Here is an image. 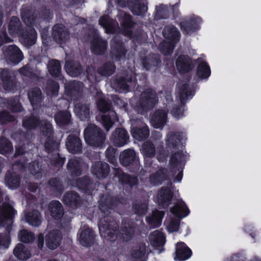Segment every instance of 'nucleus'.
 <instances>
[{
  "label": "nucleus",
  "instance_id": "69168bd1",
  "mask_svg": "<svg viewBox=\"0 0 261 261\" xmlns=\"http://www.w3.org/2000/svg\"><path fill=\"white\" fill-rule=\"evenodd\" d=\"M49 184L50 186L54 187L59 192L63 190L62 185L60 181L57 178H53L49 181Z\"/></svg>",
  "mask_w": 261,
  "mask_h": 261
},
{
  "label": "nucleus",
  "instance_id": "052dcab7",
  "mask_svg": "<svg viewBox=\"0 0 261 261\" xmlns=\"http://www.w3.org/2000/svg\"><path fill=\"white\" fill-rule=\"evenodd\" d=\"M15 120L14 117L9 112L4 111L0 113V123L3 124L8 122L13 121Z\"/></svg>",
  "mask_w": 261,
  "mask_h": 261
},
{
  "label": "nucleus",
  "instance_id": "a19ab883",
  "mask_svg": "<svg viewBox=\"0 0 261 261\" xmlns=\"http://www.w3.org/2000/svg\"><path fill=\"white\" fill-rule=\"evenodd\" d=\"M80 201V197L74 192L66 193L63 197V202L67 205L72 206L76 205Z\"/></svg>",
  "mask_w": 261,
  "mask_h": 261
},
{
  "label": "nucleus",
  "instance_id": "e433bc0d",
  "mask_svg": "<svg viewBox=\"0 0 261 261\" xmlns=\"http://www.w3.org/2000/svg\"><path fill=\"white\" fill-rule=\"evenodd\" d=\"M149 241L154 246H160L163 245L165 242V238L161 232L155 230L149 236Z\"/></svg>",
  "mask_w": 261,
  "mask_h": 261
},
{
  "label": "nucleus",
  "instance_id": "dca6fc26",
  "mask_svg": "<svg viewBox=\"0 0 261 261\" xmlns=\"http://www.w3.org/2000/svg\"><path fill=\"white\" fill-rule=\"evenodd\" d=\"M3 50L6 58L12 63L17 64L22 60V53L16 46H5Z\"/></svg>",
  "mask_w": 261,
  "mask_h": 261
},
{
  "label": "nucleus",
  "instance_id": "f8f14e48",
  "mask_svg": "<svg viewBox=\"0 0 261 261\" xmlns=\"http://www.w3.org/2000/svg\"><path fill=\"white\" fill-rule=\"evenodd\" d=\"M110 140L115 146L122 147L128 143L129 135L124 128H117L113 132Z\"/></svg>",
  "mask_w": 261,
  "mask_h": 261
},
{
  "label": "nucleus",
  "instance_id": "cd10ccee",
  "mask_svg": "<svg viewBox=\"0 0 261 261\" xmlns=\"http://www.w3.org/2000/svg\"><path fill=\"white\" fill-rule=\"evenodd\" d=\"M74 112L81 120H84L87 118L90 114L89 106L84 102H77L75 105Z\"/></svg>",
  "mask_w": 261,
  "mask_h": 261
},
{
  "label": "nucleus",
  "instance_id": "7c9ffc66",
  "mask_svg": "<svg viewBox=\"0 0 261 261\" xmlns=\"http://www.w3.org/2000/svg\"><path fill=\"white\" fill-rule=\"evenodd\" d=\"M15 256L19 260H25L30 258L31 253L27 248L22 244H18L13 250Z\"/></svg>",
  "mask_w": 261,
  "mask_h": 261
},
{
  "label": "nucleus",
  "instance_id": "6ab92c4d",
  "mask_svg": "<svg viewBox=\"0 0 261 261\" xmlns=\"http://www.w3.org/2000/svg\"><path fill=\"white\" fill-rule=\"evenodd\" d=\"M172 194L168 188H162L157 195L156 201L163 207H167L170 203Z\"/></svg>",
  "mask_w": 261,
  "mask_h": 261
},
{
  "label": "nucleus",
  "instance_id": "37998d69",
  "mask_svg": "<svg viewBox=\"0 0 261 261\" xmlns=\"http://www.w3.org/2000/svg\"><path fill=\"white\" fill-rule=\"evenodd\" d=\"M197 74L201 79L207 78L211 74L210 67L205 62H201L197 67Z\"/></svg>",
  "mask_w": 261,
  "mask_h": 261
},
{
  "label": "nucleus",
  "instance_id": "423d86ee",
  "mask_svg": "<svg viewBox=\"0 0 261 261\" xmlns=\"http://www.w3.org/2000/svg\"><path fill=\"white\" fill-rule=\"evenodd\" d=\"M158 101L155 92L151 89H147L141 93L139 99L136 103L135 109L139 113L143 114L152 109Z\"/></svg>",
  "mask_w": 261,
  "mask_h": 261
},
{
  "label": "nucleus",
  "instance_id": "3c124183",
  "mask_svg": "<svg viewBox=\"0 0 261 261\" xmlns=\"http://www.w3.org/2000/svg\"><path fill=\"white\" fill-rule=\"evenodd\" d=\"M6 183L8 187L11 189L17 188L19 185V178L14 173L7 174L6 176Z\"/></svg>",
  "mask_w": 261,
  "mask_h": 261
},
{
  "label": "nucleus",
  "instance_id": "a878e982",
  "mask_svg": "<svg viewBox=\"0 0 261 261\" xmlns=\"http://www.w3.org/2000/svg\"><path fill=\"white\" fill-rule=\"evenodd\" d=\"M99 23L105 29L107 33L115 32L116 29L118 27V23L110 19L107 15L101 17L99 20Z\"/></svg>",
  "mask_w": 261,
  "mask_h": 261
},
{
  "label": "nucleus",
  "instance_id": "2f4dec72",
  "mask_svg": "<svg viewBox=\"0 0 261 261\" xmlns=\"http://www.w3.org/2000/svg\"><path fill=\"white\" fill-rule=\"evenodd\" d=\"M65 68L67 73L71 76H77L83 71L81 65L75 61L66 62Z\"/></svg>",
  "mask_w": 261,
  "mask_h": 261
},
{
  "label": "nucleus",
  "instance_id": "bb28decb",
  "mask_svg": "<svg viewBox=\"0 0 261 261\" xmlns=\"http://www.w3.org/2000/svg\"><path fill=\"white\" fill-rule=\"evenodd\" d=\"M175 253V259L186 260L191 256L192 251L184 243L180 242L176 244Z\"/></svg>",
  "mask_w": 261,
  "mask_h": 261
},
{
  "label": "nucleus",
  "instance_id": "09e8293b",
  "mask_svg": "<svg viewBox=\"0 0 261 261\" xmlns=\"http://www.w3.org/2000/svg\"><path fill=\"white\" fill-rule=\"evenodd\" d=\"M13 148L12 143L6 138H0V153L7 154L13 151Z\"/></svg>",
  "mask_w": 261,
  "mask_h": 261
},
{
  "label": "nucleus",
  "instance_id": "0eeeda50",
  "mask_svg": "<svg viewBox=\"0 0 261 261\" xmlns=\"http://www.w3.org/2000/svg\"><path fill=\"white\" fill-rule=\"evenodd\" d=\"M171 212L177 217L171 219L167 224V229L169 232H173L178 230L179 226V218L187 216L190 211L185 203L180 200L171 208Z\"/></svg>",
  "mask_w": 261,
  "mask_h": 261
},
{
  "label": "nucleus",
  "instance_id": "f03ea898",
  "mask_svg": "<svg viewBox=\"0 0 261 261\" xmlns=\"http://www.w3.org/2000/svg\"><path fill=\"white\" fill-rule=\"evenodd\" d=\"M116 199L109 195L101 197L99 208L101 213L99 220V230L101 237L108 241H114L118 236V226L117 223L109 216L111 211L117 205Z\"/></svg>",
  "mask_w": 261,
  "mask_h": 261
},
{
  "label": "nucleus",
  "instance_id": "f3484780",
  "mask_svg": "<svg viewBox=\"0 0 261 261\" xmlns=\"http://www.w3.org/2000/svg\"><path fill=\"white\" fill-rule=\"evenodd\" d=\"M109 171V166L105 162L100 161L96 162L91 167L92 173L99 179L106 178L108 176Z\"/></svg>",
  "mask_w": 261,
  "mask_h": 261
},
{
  "label": "nucleus",
  "instance_id": "49530a36",
  "mask_svg": "<svg viewBox=\"0 0 261 261\" xmlns=\"http://www.w3.org/2000/svg\"><path fill=\"white\" fill-rule=\"evenodd\" d=\"M180 27L181 30L186 34L192 33L198 29V24L193 20L182 22Z\"/></svg>",
  "mask_w": 261,
  "mask_h": 261
},
{
  "label": "nucleus",
  "instance_id": "0e129e2a",
  "mask_svg": "<svg viewBox=\"0 0 261 261\" xmlns=\"http://www.w3.org/2000/svg\"><path fill=\"white\" fill-rule=\"evenodd\" d=\"M10 243V240L7 234H0V249L8 248Z\"/></svg>",
  "mask_w": 261,
  "mask_h": 261
},
{
  "label": "nucleus",
  "instance_id": "5fc2aeb1",
  "mask_svg": "<svg viewBox=\"0 0 261 261\" xmlns=\"http://www.w3.org/2000/svg\"><path fill=\"white\" fill-rule=\"evenodd\" d=\"M34 234L27 230L23 229L19 231L18 233L19 240L24 243H29L34 240Z\"/></svg>",
  "mask_w": 261,
  "mask_h": 261
},
{
  "label": "nucleus",
  "instance_id": "2eb2a0df",
  "mask_svg": "<svg viewBox=\"0 0 261 261\" xmlns=\"http://www.w3.org/2000/svg\"><path fill=\"white\" fill-rule=\"evenodd\" d=\"M52 36L56 42L62 43L69 39V34L63 24H57L53 27Z\"/></svg>",
  "mask_w": 261,
  "mask_h": 261
},
{
  "label": "nucleus",
  "instance_id": "412c9836",
  "mask_svg": "<svg viewBox=\"0 0 261 261\" xmlns=\"http://www.w3.org/2000/svg\"><path fill=\"white\" fill-rule=\"evenodd\" d=\"M61 240V233L57 230L50 231L45 237L46 246L50 249H55L59 246Z\"/></svg>",
  "mask_w": 261,
  "mask_h": 261
},
{
  "label": "nucleus",
  "instance_id": "4be33fe9",
  "mask_svg": "<svg viewBox=\"0 0 261 261\" xmlns=\"http://www.w3.org/2000/svg\"><path fill=\"white\" fill-rule=\"evenodd\" d=\"M94 240V233L90 228L84 227L81 229L79 241L82 245L89 246L93 243Z\"/></svg>",
  "mask_w": 261,
  "mask_h": 261
},
{
  "label": "nucleus",
  "instance_id": "603ef678",
  "mask_svg": "<svg viewBox=\"0 0 261 261\" xmlns=\"http://www.w3.org/2000/svg\"><path fill=\"white\" fill-rule=\"evenodd\" d=\"M76 186L79 189L85 190L86 192L89 193L93 185L89 178L79 179L76 182Z\"/></svg>",
  "mask_w": 261,
  "mask_h": 261
},
{
  "label": "nucleus",
  "instance_id": "9d476101",
  "mask_svg": "<svg viewBox=\"0 0 261 261\" xmlns=\"http://www.w3.org/2000/svg\"><path fill=\"white\" fill-rule=\"evenodd\" d=\"M166 101L168 108L166 110L159 109L152 115L151 122L155 128H159L162 127L166 122L168 109L172 106V100L171 98L170 94L167 95Z\"/></svg>",
  "mask_w": 261,
  "mask_h": 261
},
{
  "label": "nucleus",
  "instance_id": "f704fd0d",
  "mask_svg": "<svg viewBox=\"0 0 261 261\" xmlns=\"http://www.w3.org/2000/svg\"><path fill=\"white\" fill-rule=\"evenodd\" d=\"M28 97L32 106L34 107L38 105L42 100V93L38 88H32L28 92Z\"/></svg>",
  "mask_w": 261,
  "mask_h": 261
},
{
  "label": "nucleus",
  "instance_id": "774afa93",
  "mask_svg": "<svg viewBox=\"0 0 261 261\" xmlns=\"http://www.w3.org/2000/svg\"><path fill=\"white\" fill-rule=\"evenodd\" d=\"M123 15V21L122 22L123 25L126 27H130L132 25L131 16L129 14L124 13H121Z\"/></svg>",
  "mask_w": 261,
  "mask_h": 261
},
{
  "label": "nucleus",
  "instance_id": "b1692460",
  "mask_svg": "<svg viewBox=\"0 0 261 261\" xmlns=\"http://www.w3.org/2000/svg\"><path fill=\"white\" fill-rule=\"evenodd\" d=\"M66 144L69 151L72 153L79 152L82 149L81 140L78 136L75 135H69L67 139Z\"/></svg>",
  "mask_w": 261,
  "mask_h": 261
},
{
  "label": "nucleus",
  "instance_id": "c85d7f7f",
  "mask_svg": "<svg viewBox=\"0 0 261 261\" xmlns=\"http://www.w3.org/2000/svg\"><path fill=\"white\" fill-rule=\"evenodd\" d=\"M164 215L163 211H155L151 216L146 217V221L150 228L159 227Z\"/></svg>",
  "mask_w": 261,
  "mask_h": 261
},
{
  "label": "nucleus",
  "instance_id": "c9c22d12",
  "mask_svg": "<svg viewBox=\"0 0 261 261\" xmlns=\"http://www.w3.org/2000/svg\"><path fill=\"white\" fill-rule=\"evenodd\" d=\"M49 208L51 216L55 219H60L63 214L61 204L57 201H53L49 203Z\"/></svg>",
  "mask_w": 261,
  "mask_h": 261
},
{
  "label": "nucleus",
  "instance_id": "473e14b6",
  "mask_svg": "<svg viewBox=\"0 0 261 261\" xmlns=\"http://www.w3.org/2000/svg\"><path fill=\"white\" fill-rule=\"evenodd\" d=\"M25 219L30 225L36 227L41 224L42 217L38 211L34 210L25 214Z\"/></svg>",
  "mask_w": 261,
  "mask_h": 261
},
{
  "label": "nucleus",
  "instance_id": "9b49d317",
  "mask_svg": "<svg viewBox=\"0 0 261 261\" xmlns=\"http://www.w3.org/2000/svg\"><path fill=\"white\" fill-rule=\"evenodd\" d=\"M135 76V74L133 71L129 70L127 71L126 77L121 76L114 81L112 84L114 88L116 89V91L119 92L128 90V87L132 85L133 80Z\"/></svg>",
  "mask_w": 261,
  "mask_h": 261
},
{
  "label": "nucleus",
  "instance_id": "39448f33",
  "mask_svg": "<svg viewBox=\"0 0 261 261\" xmlns=\"http://www.w3.org/2000/svg\"><path fill=\"white\" fill-rule=\"evenodd\" d=\"M164 37L168 41H163L160 43L159 47L165 55H169L173 52L174 44L179 40L180 33L177 28L172 26H166L163 32Z\"/></svg>",
  "mask_w": 261,
  "mask_h": 261
},
{
  "label": "nucleus",
  "instance_id": "4c0bfd02",
  "mask_svg": "<svg viewBox=\"0 0 261 261\" xmlns=\"http://www.w3.org/2000/svg\"><path fill=\"white\" fill-rule=\"evenodd\" d=\"M141 153L146 158H152L155 153L154 144L149 140L144 142L141 147Z\"/></svg>",
  "mask_w": 261,
  "mask_h": 261
},
{
  "label": "nucleus",
  "instance_id": "13d9d810",
  "mask_svg": "<svg viewBox=\"0 0 261 261\" xmlns=\"http://www.w3.org/2000/svg\"><path fill=\"white\" fill-rule=\"evenodd\" d=\"M98 96H99V100L97 102V107L98 109L102 112H106L110 110V103L103 98L100 97L101 92H97Z\"/></svg>",
  "mask_w": 261,
  "mask_h": 261
},
{
  "label": "nucleus",
  "instance_id": "c756f323",
  "mask_svg": "<svg viewBox=\"0 0 261 261\" xmlns=\"http://www.w3.org/2000/svg\"><path fill=\"white\" fill-rule=\"evenodd\" d=\"M176 65L179 71L187 72L191 69L192 62L188 57L181 55L177 58Z\"/></svg>",
  "mask_w": 261,
  "mask_h": 261
},
{
  "label": "nucleus",
  "instance_id": "aec40b11",
  "mask_svg": "<svg viewBox=\"0 0 261 261\" xmlns=\"http://www.w3.org/2000/svg\"><path fill=\"white\" fill-rule=\"evenodd\" d=\"M193 95L192 91L187 84L179 83L177 84V97L181 105L184 104L186 100Z\"/></svg>",
  "mask_w": 261,
  "mask_h": 261
},
{
  "label": "nucleus",
  "instance_id": "f257e3e1",
  "mask_svg": "<svg viewBox=\"0 0 261 261\" xmlns=\"http://www.w3.org/2000/svg\"><path fill=\"white\" fill-rule=\"evenodd\" d=\"M52 14V12L49 9L44 10L41 17L30 11H22L21 16L22 20L27 26L25 31L22 32L21 30L20 22L18 18L12 16L8 25L9 32L13 36L21 35L24 44L28 46H32L36 43L37 38V33L33 27H37L42 20L51 18Z\"/></svg>",
  "mask_w": 261,
  "mask_h": 261
},
{
  "label": "nucleus",
  "instance_id": "338daca9",
  "mask_svg": "<svg viewBox=\"0 0 261 261\" xmlns=\"http://www.w3.org/2000/svg\"><path fill=\"white\" fill-rule=\"evenodd\" d=\"M115 52L116 59L120 60L124 57L126 50L124 47L121 45L118 48L116 49Z\"/></svg>",
  "mask_w": 261,
  "mask_h": 261
},
{
  "label": "nucleus",
  "instance_id": "72a5a7b5",
  "mask_svg": "<svg viewBox=\"0 0 261 261\" xmlns=\"http://www.w3.org/2000/svg\"><path fill=\"white\" fill-rule=\"evenodd\" d=\"M102 123L107 131H109L116 121H118L117 114L113 111H110L108 115H103L101 116Z\"/></svg>",
  "mask_w": 261,
  "mask_h": 261
},
{
  "label": "nucleus",
  "instance_id": "a211bd4d",
  "mask_svg": "<svg viewBox=\"0 0 261 261\" xmlns=\"http://www.w3.org/2000/svg\"><path fill=\"white\" fill-rule=\"evenodd\" d=\"M120 161L122 165L127 166L133 163L138 165V160L135 151L131 149H126L121 152Z\"/></svg>",
  "mask_w": 261,
  "mask_h": 261
},
{
  "label": "nucleus",
  "instance_id": "1a4fd4ad",
  "mask_svg": "<svg viewBox=\"0 0 261 261\" xmlns=\"http://www.w3.org/2000/svg\"><path fill=\"white\" fill-rule=\"evenodd\" d=\"M16 212L9 203H4L0 207V227H6L8 232L11 229L13 216Z\"/></svg>",
  "mask_w": 261,
  "mask_h": 261
},
{
  "label": "nucleus",
  "instance_id": "8fccbe9b",
  "mask_svg": "<svg viewBox=\"0 0 261 261\" xmlns=\"http://www.w3.org/2000/svg\"><path fill=\"white\" fill-rule=\"evenodd\" d=\"M6 107L13 112H18L22 110L21 105L18 99L14 98H11L7 100Z\"/></svg>",
  "mask_w": 261,
  "mask_h": 261
},
{
  "label": "nucleus",
  "instance_id": "20e7f679",
  "mask_svg": "<svg viewBox=\"0 0 261 261\" xmlns=\"http://www.w3.org/2000/svg\"><path fill=\"white\" fill-rule=\"evenodd\" d=\"M23 126L28 129H32L39 126L40 132L46 140L45 148L48 151H51L54 147H57V144L53 140V128L51 124L47 120H40L34 116L25 117L23 121Z\"/></svg>",
  "mask_w": 261,
  "mask_h": 261
},
{
  "label": "nucleus",
  "instance_id": "7ed1b4c3",
  "mask_svg": "<svg viewBox=\"0 0 261 261\" xmlns=\"http://www.w3.org/2000/svg\"><path fill=\"white\" fill-rule=\"evenodd\" d=\"M183 139L182 134L180 133L170 132L167 136L166 146L168 151L171 152L169 165L173 172L182 169L184 165L186 155L181 149Z\"/></svg>",
  "mask_w": 261,
  "mask_h": 261
},
{
  "label": "nucleus",
  "instance_id": "4d7b16f0",
  "mask_svg": "<svg viewBox=\"0 0 261 261\" xmlns=\"http://www.w3.org/2000/svg\"><path fill=\"white\" fill-rule=\"evenodd\" d=\"M129 6L131 7V10L132 12L136 15H140L147 10V7L144 4L137 3L133 5H129Z\"/></svg>",
  "mask_w": 261,
  "mask_h": 261
},
{
  "label": "nucleus",
  "instance_id": "79ce46f5",
  "mask_svg": "<svg viewBox=\"0 0 261 261\" xmlns=\"http://www.w3.org/2000/svg\"><path fill=\"white\" fill-rule=\"evenodd\" d=\"M47 68L50 74L55 77H59L61 73V65L56 60H50L47 64Z\"/></svg>",
  "mask_w": 261,
  "mask_h": 261
},
{
  "label": "nucleus",
  "instance_id": "6e6d98bb",
  "mask_svg": "<svg viewBox=\"0 0 261 261\" xmlns=\"http://www.w3.org/2000/svg\"><path fill=\"white\" fill-rule=\"evenodd\" d=\"M147 210V205L145 202H136L133 205V211L137 215L145 214Z\"/></svg>",
  "mask_w": 261,
  "mask_h": 261
},
{
  "label": "nucleus",
  "instance_id": "c03bdc74",
  "mask_svg": "<svg viewBox=\"0 0 261 261\" xmlns=\"http://www.w3.org/2000/svg\"><path fill=\"white\" fill-rule=\"evenodd\" d=\"M134 234V228L129 224H125L122 227L120 237L124 241H128L132 239Z\"/></svg>",
  "mask_w": 261,
  "mask_h": 261
},
{
  "label": "nucleus",
  "instance_id": "bf43d9fd",
  "mask_svg": "<svg viewBox=\"0 0 261 261\" xmlns=\"http://www.w3.org/2000/svg\"><path fill=\"white\" fill-rule=\"evenodd\" d=\"M120 179L123 184H127L132 187L137 184L138 181L136 177L129 176L123 173L120 177Z\"/></svg>",
  "mask_w": 261,
  "mask_h": 261
},
{
  "label": "nucleus",
  "instance_id": "6e6552de",
  "mask_svg": "<svg viewBox=\"0 0 261 261\" xmlns=\"http://www.w3.org/2000/svg\"><path fill=\"white\" fill-rule=\"evenodd\" d=\"M84 134L85 141L91 146L100 147L106 140V135L102 130L94 124L88 125Z\"/></svg>",
  "mask_w": 261,
  "mask_h": 261
},
{
  "label": "nucleus",
  "instance_id": "a18cd8bd",
  "mask_svg": "<svg viewBox=\"0 0 261 261\" xmlns=\"http://www.w3.org/2000/svg\"><path fill=\"white\" fill-rule=\"evenodd\" d=\"M115 68L113 63L109 62L106 63L102 66L100 67L98 69L97 72L101 75L109 76L114 72Z\"/></svg>",
  "mask_w": 261,
  "mask_h": 261
},
{
  "label": "nucleus",
  "instance_id": "58836bf2",
  "mask_svg": "<svg viewBox=\"0 0 261 261\" xmlns=\"http://www.w3.org/2000/svg\"><path fill=\"white\" fill-rule=\"evenodd\" d=\"M67 169L73 176H79L81 174V162L76 159H71L67 165Z\"/></svg>",
  "mask_w": 261,
  "mask_h": 261
},
{
  "label": "nucleus",
  "instance_id": "de8ad7c7",
  "mask_svg": "<svg viewBox=\"0 0 261 261\" xmlns=\"http://www.w3.org/2000/svg\"><path fill=\"white\" fill-rule=\"evenodd\" d=\"M59 84L53 80L47 81L46 87V93L50 96H56L58 94Z\"/></svg>",
  "mask_w": 261,
  "mask_h": 261
},
{
  "label": "nucleus",
  "instance_id": "ea45409f",
  "mask_svg": "<svg viewBox=\"0 0 261 261\" xmlns=\"http://www.w3.org/2000/svg\"><path fill=\"white\" fill-rule=\"evenodd\" d=\"M55 121L59 125H64L69 124L71 120V114L67 111L59 112L55 117Z\"/></svg>",
  "mask_w": 261,
  "mask_h": 261
},
{
  "label": "nucleus",
  "instance_id": "680f3d73",
  "mask_svg": "<svg viewBox=\"0 0 261 261\" xmlns=\"http://www.w3.org/2000/svg\"><path fill=\"white\" fill-rule=\"evenodd\" d=\"M116 149L112 147H109L106 151V156L109 161L112 164L116 163V159L115 156Z\"/></svg>",
  "mask_w": 261,
  "mask_h": 261
},
{
  "label": "nucleus",
  "instance_id": "4468645a",
  "mask_svg": "<svg viewBox=\"0 0 261 261\" xmlns=\"http://www.w3.org/2000/svg\"><path fill=\"white\" fill-rule=\"evenodd\" d=\"M107 48V42L100 37L97 33H94L91 42V49L95 55L103 54Z\"/></svg>",
  "mask_w": 261,
  "mask_h": 261
},
{
  "label": "nucleus",
  "instance_id": "393cba45",
  "mask_svg": "<svg viewBox=\"0 0 261 261\" xmlns=\"http://www.w3.org/2000/svg\"><path fill=\"white\" fill-rule=\"evenodd\" d=\"M66 92L67 95L71 97H79L81 96L83 90V84L82 83L72 81L68 86L65 87Z\"/></svg>",
  "mask_w": 261,
  "mask_h": 261
},
{
  "label": "nucleus",
  "instance_id": "ddd939ff",
  "mask_svg": "<svg viewBox=\"0 0 261 261\" xmlns=\"http://www.w3.org/2000/svg\"><path fill=\"white\" fill-rule=\"evenodd\" d=\"M4 88L8 91H14L17 87L15 76L13 72L3 70L1 73Z\"/></svg>",
  "mask_w": 261,
  "mask_h": 261
},
{
  "label": "nucleus",
  "instance_id": "864d4df0",
  "mask_svg": "<svg viewBox=\"0 0 261 261\" xmlns=\"http://www.w3.org/2000/svg\"><path fill=\"white\" fill-rule=\"evenodd\" d=\"M164 172L163 170H160L149 177V181L152 185L160 184L164 179Z\"/></svg>",
  "mask_w": 261,
  "mask_h": 261
},
{
  "label": "nucleus",
  "instance_id": "e2e57ef3",
  "mask_svg": "<svg viewBox=\"0 0 261 261\" xmlns=\"http://www.w3.org/2000/svg\"><path fill=\"white\" fill-rule=\"evenodd\" d=\"M145 253V247L144 246H142L139 248L134 249L132 253V256L136 259H142L144 257Z\"/></svg>",
  "mask_w": 261,
  "mask_h": 261
},
{
  "label": "nucleus",
  "instance_id": "5701e85b",
  "mask_svg": "<svg viewBox=\"0 0 261 261\" xmlns=\"http://www.w3.org/2000/svg\"><path fill=\"white\" fill-rule=\"evenodd\" d=\"M131 133L135 139L141 141L148 137L149 130L147 126L143 124L140 127H133Z\"/></svg>",
  "mask_w": 261,
  "mask_h": 261
}]
</instances>
